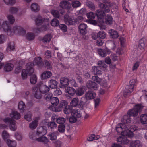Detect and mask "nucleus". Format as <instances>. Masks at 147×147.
<instances>
[{
    "label": "nucleus",
    "mask_w": 147,
    "mask_h": 147,
    "mask_svg": "<svg viewBox=\"0 0 147 147\" xmlns=\"http://www.w3.org/2000/svg\"><path fill=\"white\" fill-rule=\"evenodd\" d=\"M68 102L65 100H61L59 103L58 106L56 107L55 108V111L56 112H60L61 111L62 108H65L68 106Z\"/></svg>",
    "instance_id": "nucleus-12"
},
{
    "label": "nucleus",
    "mask_w": 147,
    "mask_h": 147,
    "mask_svg": "<svg viewBox=\"0 0 147 147\" xmlns=\"http://www.w3.org/2000/svg\"><path fill=\"white\" fill-rule=\"evenodd\" d=\"M146 40L145 38H142L139 42L138 47L140 49H144L145 46Z\"/></svg>",
    "instance_id": "nucleus-28"
},
{
    "label": "nucleus",
    "mask_w": 147,
    "mask_h": 147,
    "mask_svg": "<svg viewBox=\"0 0 147 147\" xmlns=\"http://www.w3.org/2000/svg\"><path fill=\"white\" fill-rule=\"evenodd\" d=\"M58 131L60 133H64L65 131V127L64 124H60L58 126Z\"/></svg>",
    "instance_id": "nucleus-60"
},
{
    "label": "nucleus",
    "mask_w": 147,
    "mask_h": 147,
    "mask_svg": "<svg viewBox=\"0 0 147 147\" xmlns=\"http://www.w3.org/2000/svg\"><path fill=\"white\" fill-rule=\"evenodd\" d=\"M106 36V33L103 31H100L97 34V37L98 38L104 39Z\"/></svg>",
    "instance_id": "nucleus-44"
},
{
    "label": "nucleus",
    "mask_w": 147,
    "mask_h": 147,
    "mask_svg": "<svg viewBox=\"0 0 147 147\" xmlns=\"http://www.w3.org/2000/svg\"><path fill=\"white\" fill-rule=\"evenodd\" d=\"M3 121L6 123L9 124V127L10 129L13 131H15L17 129L16 125V121L12 118L7 117L4 119Z\"/></svg>",
    "instance_id": "nucleus-7"
},
{
    "label": "nucleus",
    "mask_w": 147,
    "mask_h": 147,
    "mask_svg": "<svg viewBox=\"0 0 147 147\" xmlns=\"http://www.w3.org/2000/svg\"><path fill=\"white\" fill-rule=\"evenodd\" d=\"M92 79L93 81L95 82L98 84H100L101 82L102 81L101 78H100L98 76H92Z\"/></svg>",
    "instance_id": "nucleus-53"
},
{
    "label": "nucleus",
    "mask_w": 147,
    "mask_h": 147,
    "mask_svg": "<svg viewBox=\"0 0 147 147\" xmlns=\"http://www.w3.org/2000/svg\"><path fill=\"white\" fill-rule=\"evenodd\" d=\"M98 67H100L105 68L106 67L107 65L105 63V62L103 61H99L98 63Z\"/></svg>",
    "instance_id": "nucleus-61"
},
{
    "label": "nucleus",
    "mask_w": 147,
    "mask_h": 147,
    "mask_svg": "<svg viewBox=\"0 0 147 147\" xmlns=\"http://www.w3.org/2000/svg\"><path fill=\"white\" fill-rule=\"evenodd\" d=\"M64 20L69 25H75L76 23L75 22V19H74V21L68 15H65L64 16Z\"/></svg>",
    "instance_id": "nucleus-24"
},
{
    "label": "nucleus",
    "mask_w": 147,
    "mask_h": 147,
    "mask_svg": "<svg viewBox=\"0 0 147 147\" xmlns=\"http://www.w3.org/2000/svg\"><path fill=\"white\" fill-rule=\"evenodd\" d=\"M36 140L38 142H41L46 144L49 142V139L45 136H42L41 137L36 139Z\"/></svg>",
    "instance_id": "nucleus-29"
},
{
    "label": "nucleus",
    "mask_w": 147,
    "mask_h": 147,
    "mask_svg": "<svg viewBox=\"0 0 147 147\" xmlns=\"http://www.w3.org/2000/svg\"><path fill=\"white\" fill-rule=\"evenodd\" d=\"M143 106L141 104H138L136 105L133 108L129 110L127 112V116L131 120L130 117L133 116L135 117L138 115L139 112H140L142 110Z\"/></svg>",
    "instance_id": "nucleus-4"
},
{
    "label": "nucleus",
    "mask_w": 147,
    "mask_h": 147,
    "mask_svg": "<svg viewBox=\"0 0 147 147\" xmlns=\"http://www.w3.org/2000/svg\"><path fill=\"white\" fill-rule=\"evenodd\" d=\"M96 16V14H95L92 12H90L87 13V18L90 20L94 19L95 17Z\"/></svg>",
    "instance_id": "nucleus-59"
},
{
    "label": "nucleus",
    "mask_w": 147,
    "mask_h": 147,
    "mask_svg": "<svg viewBox=\"0 0 147 147\" xmlns=\"http://www.w3.org/2000/svg\"><path fill=\"white\" fill-rule=\"evenodd\" d=\"M91 71L95 75H101L102 73V69L98 66H93L92 69Z\"/></svg>",
    "instance_id": "nucleus-18"
},
{
    "label": "nucleus",
    "mask_w": 147,
    "mask_h": 147,
    "mask_svg": "<svg viewBox=\"0 0 147 147\" xmlns=\"http://www.w3.org/2000/svg\"><path fill=\"white\" fill-rule=\"evenodd\" d=\"M79 99L78 97L74 98L71 101L70 105L72 107H76L78 106Z\"/></svg>",
    "instance_id": "nucleus-31"
},
{
    "label": "nucleus",
    "mask_w": 147,
    "mask_h": 147,
    "mask_svg": "<svg viewBox=\"0 0 147 147\" xmlns=\"http://www.w3.org/2000/svg\"><path fill=\"white\" fill-rule=\"evenodd\" d=\"M71 114L75 117H76V118H80L81 116L80 111H78V110L76 109H74L72 111Z\"/></svg>",
    "instance_id": "nucleus-40"
},
{
    "label": "nucleus",
    "mask_w": 147,
    "mask_h": 147,
    "mask_svg": "<svg viewBox=\"0 0 147 147\" xmlns=\"http://www.w3.org/2000/svg\"><path fill=\"white\" fill-rule=\"evenodd\" d=\"M141 123L143 124L147 123V115L146 114L142 115L140 117Z\"/></svg>",
    "instance_id": "nucleus-43"
},
{
    "label": "nucleus",
    "mask_w": 147,
    "mask_h": 147,
    "mask_svg": "<svg viewBox=\"0 0 147 147\" xmlns=\"http://www.w3.org/2000/svg\"><path fill=\"white\" fill-rule=\"evenodd\" d=\"M35 21L36 24L37 25H40L43 22L42 18L40 16H38L36 18Z\"/></svg>",
    "instance_id": "nucleus-48"
},
{
    "label": "nucleus",
    "mask_w": 147,
    "mask_h": 147,
    "mask_svg": "<svg viewBox=\"0 0 147 147\" xmlns=\"http://www.w3.org/2000/svg\"><path fill=\"white\" fill-rule=\"evenodd\" d=\"M2 137L4 140L5 141L9 138V135L8 133L6 131L4 130L2 134Z\"/></svg>",
    "instance_id": "nucleus-55"
},
{
    "label": "nucleus",
    "mask_w": 147,
    "mask_h": 147,
    "mask_svg": "<svg viewBox=\"0 0 147 147\" xmlns=\"http://www.w3.org/2000/svg\"><path fill=\"white\" fill-rule=\"evenodd\" d=\"M69 80L67 78H61L60 80V87L64 88L67 87L69 84Z\"/></svg>",
    "instance_id": "nucleus-16"
},
{
    "label": "nucleus",
    "mask_w": 147,
    "mask_h": 147,
    "mask_svg": "<svg viewBox=\"0 0 147 147\" xmlns=\"http://www.w3.org/2000/svg\"><path fill=\"white\" fill-rule=\"evenodd\" d=\"M47 133L46 127L45 126L39 127L37 129L36 135L38 136H42Z\"/></svg>",
    "instance_id": "nucleus-15"
},
{
    "label": "nucleus",
    "mask_w": 147,
    "mask_h": 147,
    "mask_svg": "<svg viewBox=\"0 0 147 147\" xmlns=\"http://www.w3.org/2000/svg\"><path fill=\"white\" fill-rule=\"evenodd\" d=\"M97 52L99 55L102 57H105L107 55H109L111 51L110 50L106 47L104 49H98Z\"/></svg>",
    "instance_id": "nucleus-9"
},
{
    "label": "nucleus",
    "mask_w": 147,
    "mask_h": 147,
    "mask_svg": "<svg viewBox=\"0 0 147 147\" xmlns=\"http://www.w3.org/2000/svg\"><path fill=\"white\" fill-rule=\"evenodd\" d=\"M52 94L51 93H48L45 96V98L47 101L50 100L52 98Z\"/></svg>",
    "instance_id": "nucleus-64"
},
{
    "label": "nucleus",
    "mask_w": 147,
    "mask_h": 147,
    "mask_svg": "<svg viewBox=\"0 0 147 147\" xmlns=\"http://www.w3.org/2000/svg\"><path fill=\"white\" fill-rule=\"evenodd\" d=\"M10 117L16 119H19L20 117V113L16 111H13L12 113L10 115Z\"/></svg>",
    "instance_id": "nucleus-32"
},
{
    "label": "nucleus",
    "mask_w": 147,
    "mask_h": 147,
    "mask_svg": "<svg viewBox=\"0 0 147 147\" xmlns=\"http://www.w3.org/2000/svg\"><path fill=\"white\" fill-rule=\"evenodd\" d=\"M50 101L53 106H56L59 103V101L57 97H53L51 98Z\"/></svg>",
    "instance_id": "nucleus-41"
},
{
    "label": "nucleus",
    "mask_w": 147,
    "mask_h": 147,
    "mask_svg": "<svg viewBox=\"0 0 147 147\" xmlns=\"http://www.w3.org/2000/svg\"><path fill=\"white\" fill-rule=\"evenodd\" d=\"M26 69H23L21 72V76L22 80H25L27 78L28 74L31 75L34 72V69L33 68V64L31 62L27 63L26 65Z\"/></svg>",
    "instance_id": "nucleus-3"
},
{
    "label": "nucleus",
    "mask_w": 147,
    "mask_h": 147,
    "mask_svg": "<svg viewBox=\"0 0 147 147\" xmlns=\"http://www.w3.org/2000/svg\"><path fill=\"white\" fill-rule=\"evenodd\" d=\"M105 22L106 24L108 25L112 24L113 18L112 16L109 15H107L105 18Z\"/></svg>",
    "instance_id": "nucleus-37"
},
{
    "label": "nucleus",
    "mask_w": 147,
    "mask_h": 147,
    "mask_svg": "<svg viewBox=\"0 0 147 147\" xmlns=\"http://www.w3.org/2000/svg\"><path fill=\"white\" fill-rule=\"evenodd\" d=\"M79 33L81 35H85L87 33V25L84 23L81 24L78 26Z\"/></svg>",
    "instance_id": "nucleus-14"
},
{
    "label": "nucleus",
    "mask_w": 147,
    "mask_h": 147,
    "mask_svg": "<svg viewBox=\"0 0 147 147\" xmlns=\"http://www.w3.org/2000/svg\"><path fill=\"white\" fill-rule=\"evenodd\" d=\"M51 25L53 26H58L59 24V22L57 18H54L51 21Z\"/></svg>",
    "instance_id": "nucleus-57"
},
{
    "label": "nucleus",
    "mask_w": 147,
    "mask_h": 147,
    "mask_svg": "<svg viewBox=\"0 0 147 147\" xmlns=\"http://www.w3.org/2000/svg\"><path fill=\"white\" fill-rule=\"evenodd\" d=\"M44 62L45 64L46 67L48 69L51 70L52 69V63L47 60H45Z\"/></svg>",
    "instance_id": "nucleus-49"
},
{
    "label": "nucleus",
    "mask_w": 147,
    "mask_h": 147,
    "mask_svg": "<svg viewBox=\"0 0 147 147\" xmlns=\"http://www.w3.org/2000/svg\"><path fill=\"white\" fill-rule=\"evenodd\" d=\"M102 1L105 4L100 3L98 4L99 7L105 12H109L110 11L109 7L112 6V3L111 2L110 0H102Z\"/></svg>",
    "instance_id": "nucleus-6"
},
{
    "label": "nucleus",
    "mask_w": 147,
    "mask_h": 147,
    "mask_svg": "<svg viewBox=\"0 0 147 147\" xmlns=\"http://www.w3.org/2000/svg\"><path fill=\"white\" fill-rule=\"evenodd\" d=\"M81 3L78 1H74L72 3V5L74 7H77L81 5Z\"/></svg>",
    "instance_id": "nucleus-62"
},
{
    "label": "nucleus",
    "mask_w": 147,
    "mask_h": 147,
    "mask_svg": "<svg viewBox=\"0 0 147 147\" xmlns=\"http://www.w3.org/2000/svg\"><path fill=\"white\" fill-rule=\"evenodd\" d=\"M86 87L83 86H80L76 90V94L77 96H80L84 94L86 91Z\"/></svg>",
    "instance_id": "nucleus-19"
},
{
    "label": "nucleus",
    "mask_w": 147,
    "mask_h": 147,
    "mask_svg": "<svg viewBox=\"0 0 147 147\" xmlns=\"http://www.w3.org/2000/svg\"><path fill=\"white\" fill-rule=\"evenodd\" d=\"M52 75V73L51 72L49 71H46L44 72L41 75L42 78H49Z\"/></svg>",
    "instance_id": "nucleus-42"
},
{
    "label": "nucleus",
    "mask_w": 147,
    "mask_h": 147,
    "mask_svg": "<svg viewBox=\"0 0 147 147\" xmlns=\"http://www.w3.org/2000/svg\"><path fill=\"white\" fill-rule=\"evenodd\" d=\"M86 5L92 11H94L96 9V6L94 3L88 0L86 1Z\"/></svg>",
    "instance_id": "nucleus-27"
},
{
    "label": "nucleus",
    "mask_w": 147,
    "mask_h": 147,
    "mask_svg": "<svg viewBox=\"0 0 147 147\" xmlns=\"http://www.w3.org/2000/svg\"><path fill=\"white\" fill-rule=\"evenodd\" d=\"M66 92L68 93L69 94L73 95L76 94V90L72 87H68L65 90Z\"/></svg>",
    "instance_id": "nucleus-38"
},
{
    "label": "nucleus",
    "mask_w": 147,
    "mask_h": 147,
    "mask_svg": "<svg viewBox=\"0 0 147 147\" xmlns=\"http://www.w3.org/2000/svg\"><path fill=\"white\" fill-rule=\"evenodd\" d=\"M26 105L22 101L19 102L18 105V108L19 109L23 111Z\"/></svg>",
    "instance_id": "nucleus-58"
},
{
    "label": "nucleus",
    "mask_w": 147,
    "mask_h": 147,
    "mask_svg": "<svg viewBox=\"0 0 147 147\" xmlns=\"http://www.w3.org/2000/svg\"><path fill=\"white\" fill-rule=\"evenodd\" d=\"M31 8L32 11L35 12H38L40 9L39 6L36 3L32 4L31 6Z\"/></svg>",
    "instance_id": "nucleus-36"
},
{
    "label": "nucleus",
    "mask_w": 147,
    "mask_h": 147,
    "mask_svg": "<svg viewBox=\"0 0 147 147\" xmlns=\"http://www.w3.org/2000/svg\"><path fill=\"white\" fill-rule=\"evenodd\" d=\"M32 113L30 112L29 111L25 115L24 118L27 121H30L32 120Z\"/></svg>",
    "instance_id": "nucleus-51"
},
{
    "label": "nucleus",
    "mask_w": 147,
    "mask_h": 147,
    "mask_svg": "<svg viewBox=\"0 0 147 147\" xmlns=\"http://www.w3.org/2000/svg\"><path fill=\"white\" fill-rule=\"evenodd\" d=\"M52 36L50 34H47L42 39V42L44 43L49 42L51 40Z\"/></svg>",
    "instance_id": "nucleus-35"
},
{
    "label": "nucleus",
    "mask_w": 147,
    "mask_h": 147,
    "mask_svg": "<svg viewBox=\"0 0 147 147\" xmlns=\"http://www.w3.org/2000/svg\"><path fill=\"white\" fill-rule=\"evenodd\" d=\"M47 126L48 128L53 129L54 128H56L57 126V125L55 122L51 121L48 123Z\"/></svg>",
    "instance_id": "nucleus-46"
},
{
    "label": "nucleus",
    "mask_w": 147,
    "mask_h": 147,
    "mask_svg": "<svg viewBox=\"0 0 147 147\" xmlns=\"http://www.w3.org/2000/svg\"><path fill=\"white\" fill-rule=\"evenodd\" d=\"M124 136H120L117 138V141L119 144H127L129 142L126 137Z\"/></svg>",
    "instance_id": "nucleus-20"
},
{
    "label": "nucleus",
    "mask_w": 147,
    "mask_h": 147,
    "mask_svg": "<svg viewBox=\"0 0 147 147\" xmlns=\"http://www.w3.org/2000/svg\"><path fill=\"white\" fill-rule=\"evenodd\" d=\"M109 33L110 37L113 38H117L119 36L117 32L114 30H109Z\"/></svg>",
    "instance_id": "nucleus-26"
},
{
    "label": "nucleus",
    "mask_w": 147,
    "mask_h": 147,
    "mask_svg": "<svg viewBox=\"0 0 147 147\" xmlns=\"http://www.w3.org/2000/svg\"><path fill=\"white\" fill-rule=\"evenodd\" d=\"M87 88L92 90H97L98 88V85L95 82H93L91 80L88 81L86 84Z\"/></svg>",
    "instance_id": "nucleus-13"
},
{
    "label": "nucleus",
    "mask_w": 147,
    "mask_h": 147,
    "mask_svg": "<svg viewBox=\"0 0 147 147\" xmlns=\"http://www.w3.org/2000/svg\"><path fill=\"white\" fill-rule=\"evenodd\" d=\"M85 96L87 99H92L96 97V94L93 91H89L86 93Z\"/></svg>",
    "instance_id": "nucleus-23"
},
{
    "label": "nucleus",
    "mask_w": 147,
    "mask_h": 147,
    "mask_svg": "<svg viewBox=\"0 0 147 147\" xmlns=\"http://www.w3.org/2000/svg\"><path fill=\"white\" fill-rule=\"evenodd\" d=\"M65 119L62 117H61L57 118V122L60 124H63L65 122Z\"/></svg>",
    "instance_id": "nucleus-50"
},
{
    "label": "nucleus",
    "mask_w": 147,
    "mask_h": 147,
    "mask_svg": "<svg viewBox=\"0 0 147 147\" xmlns=\"http://www.w3.org/2000/svg\"><path fill=\"white\" fill-rule=\"evenodd\" d=\"M129 82L130 85L126 86L123 92V96L125 97L129 96L133 92L136 80L135 79L132 80L130 81Z\"/></svg>",
    "instance_id": "nucleus-5"
},
{
    "label": "nucleus",
    "mask_w": 147,
    "mask_h": 147,
    "mask_svg": "<svg viewBox=\"0 0 147 147\" xmlns=\"http://www.w3.org/2000/svg\"><path fill=\"white\" fill-rule=\"evenodd\" d=\"M8 23L7 21L4 22L1 26L4 31L6 32L8 35H13L15 33L22 35L25 34L26 31L22 28L16 26L11 29L7 24Z\"/></svg>",
    "instance_id": "nucleus-2"
},
{
    "label": "nucleus",
    "mask_w": 147,
    "mask_h": 147,
    "mask_svg": "<svg viewBox=\"0 0 147 147\" xmlns=\"http://www.w3.org/2000/svg\"><path fill=\"white\" fill-rule=\"evenodd\" d=\"M130 146L131 147H142L141 144L139 140H135L131 141L130 143Z\"/></svg>",
    "instance_id": "nucleus-34"
},
{
    "label": "nucleus",
    "mask_w": 147,
    "mask_h": 147,
    "mask_svg": "<svg viewBox=\"0 0 147 147\" xmlns=\"http://www.w3.org/2000/svg\"><path fill=\"white\" fill-rule=\"evenodd\" d=\"M49 25L48 24L43 25L40 28L38 29V30L39 32L46 31L49 28Z\"/></svg>",
    "instance_id": "nucleus-54"
},
{
    "label": "nucleus",
    "mask_w": 147,
    "mask_h": 147,
    "mask_svg": "<svg viewBox=\"0 0 147 147\" xmlns=\"http://www.w3.org/2000/svg\"><path fill=\"white\" fill-rule=\"evenodd\" d=\"M48 136L50 137V140H55L57 139V134L55 132L50 133L48 135Z\"/></svg>",
    "instance_id": "nucleus-56"
},
{
    "label": "nucleus",
    "mask_w": 147,
    "mask_h": 147,
    "mask_svg": "<svg viewBox=\"0 0 147 147\" xmlns=\"http://www.w3.org/2000/svg\"><path fill=\"white\" fill-rule=\"evenodd\" d=\"M26 38L27 40H31L34 39L35 35L33 33H28L27 34Z\"/></svg>",
    "instance_id": "nucleus-52"
},
{
    "label": "nucleus",
    "mask_w": 147,
    "mask_h": 147,
    "mask_svg": "<svg viewBox=\"0 0 147 147\" xmlns=\"http://www.w3.org/2000/svg\"><path fill=\"white\" fill-rule=\"evenodd\" d=\"M13 64L7 63L5 65L4 70L6 72L11 71L13 70Z\"/></svg>",
    "instance_id": "nucleus-25"
},
{
    "label": "nucleus",
    "mask_w": 147,
    "mask_h": 147,
    "mask_svg": "<svg viewBox=\"0 0 147 147\" xmlns=\"http://www.w3.org/2000/svg\"><path fill=\"white\" fill-rule=\"evenodd\" d=\"M36 86L38 88L43 94L48 92L50 90L49 87L46 85L43 84L42 82H40L36 84Z\"/></svg>",
    "instance_id": "nucleus-10"
},
{
    "label": "nucleus",
    "mask_w": 147,
    "mask_h": 147,
    "mask_svg": "<svg viewBox=\"0 0 147 147\" xmlns=\"http://www.w3.org/2000/svg\"><path fill=\"white\" fill-rule=\"evenodd\" d=\"M105 11L102 9L101 10L98 9L96 11V15L98 20L100 22L103 23L102 20L103 19L104 16L105 15Z\"/></svg>",
    "instance_id": "nucleus-11"
},
{
    "label": "nucleus",
    "mask_w": 147,
    "mask_h": 147,
    "mask_svg": "<svg viewBox=\"0 0 147 147\" xmlns=\"http://www.w3.org/2000/svg\"><path fill=\"white\" fill-rule=\"evenodd\" d=\"M87 100L86 97H84L81 98L78 103V107L81 109H82L86 105Z\"/></svg>",
    "instance_id": "nucleus-22"
},
{
    "label": "nucleus",
    "mask_w": 147,
    "mask_h": 147,
    "mask_svg": "<svg viewBox=\"0 0 147 147\" xmlns=\"http://www.w3.org/2000/svg\"><path fill=\"white\" fill-rule=\"evenodd\" d=\"M131 120L127 115H124L123 117V123L118 124L116 127V129L121 128H123V133L124 135L128 136L129 137L131 138L133 136V132L136 130L138 127H134L135 126H131L130 123Z\"/></svg>",
    "instance_id": "nucleus-1"
},
{
    "label": "nucleus",
    "mask_w": 147,
    "mask_h": 147,
    "mask_svg": "<svg viewBox=\"0 0 147 147\" xmlns=\"http://www.w3.org/2000/svg\"><path fill=\"white\" fill-rule=\"evenodd\" d=\"M8 19L10 24H13L15 21V19L13 16L11 15H9L7 16Z\"/></svg>",
    "instance_id": "nucleus-63"
},
{
    "label": "nucleus",
    "mask_w": 147,
    "mask_h": 147,
    "mask_svg": "<svg viewBox=\"0 0 147 147\" xmlns=\"http://www.w3.org/2000/svg\"><path fill=\"white\" fill-rule=\"evenodd\" d=\"M51 13L54 17L59 18L60 16L59 13H60L61 14H63L64 12V11L62 10V11L59 12L57 10H53L51 11Z\"/></svg>",
    "instance_id": "nucleus-33"
},
{
    "label": "nucleus",
    "mask_w": 147,
    "mask_h": 147,
    "mask_svg": "<svg viewBox=\"0 0 147 147\" xmlns=\"http://www.w3.org/2000/svg\"><path fill=\"white\" fill-rule=\"evenodd\" d=\"M32 90L33 92L34 97L35 98L38 99H40L42 98L43 94L36 86L32 87Z\"/></svg>",
    "instance_id": "nucleus-8"
},
{
    "label": "nucleus",
    "mask_w": 147,
    "mask_h": 147,
    "mask_svg": "<svg viewBox=\"0 0 147 147\" xmlns=\"http://www.w3.org/2000/svg\"><path fill=\"white\" fill-rule=\"evenodd\" d=\"M50 84L49 85V86L52 89L56 88L57 87L58 82L54 80H50Z\"/></svg>",
    "instance_id": "nucleus-39"
},
{
    "label": "nucleus",
    "mask_w": 147,
    "mask_h": 147,
    "mask_svg": "<svg viewBox=\"0 0 147 147\" xmlns=\"http://www.w3.org/2000/svg\"><path fill=\"white\" fill-rule=\"evenodd\" d=\"M60 6L63 9H69L71 7V5L68 1H63L60 3Z\"/></svg>",
    "instance_id": "nucleus-21"
},
{
    "label": "nucleus",
    "mask_w": 147,
    "mask_h": 147,
    "mask_svg": "<svg viewBox=\"0 0 147 147\" xmlns=\"http://www.w3.org/2000/svg\"><path fill=\"white\" fill-rule=\"evenodd\" d=\"M33 64V65H36L39 67H42L44 65V64L42 62V59L40 57H36L34 59Z\"/></svg>",
    "instance_id": "nucleus-17"
},
{
    "label": "nucleus",
    "mask_w": 147,
    "mask_h": 147,
    "mask_svg": "<svg viewBox=\"0 0 147 147\" xmlns=\"http://www.w3.org/2000/svg\"><path fill=\"white\" fill-rule=\"evenodd\" d=\"M6 142L8 147H16L17 145L16 142L13 140L7 139Z\"/></svg>",
    "instance_id": "nucleus-30"
},
{
    "label": "nucleus",
    "mask_w": 147,
    "mask_h": 147,
    "mask_svg": "<svg viewBox=\"0 0 147 147\" xmlns=\"http://www.w3.org/2000/svg\"><path fill=\"white\" fill-rule=\"evenodd\" d=\"M37 81V77L35 75H32L30 78V81L31 84H36Z\"/></svg>",
    "instance_id": "nucleus-47"
},
{
    "label": "nucleus",
    "mask_w": 147,
    "mask_h": 147,
    "mask_svg": "<svg viewBox=\"0 0 147 147\" xmlns=\"http://www.w3.org/2000/svg\"><path fill=\"white\" fill-rule=\"evenodd\" d=\"M38 124V121L36 120H35L29 124V127L30 128L34 129L36 128Z\"/></svg>",
    "instance_id": "nucleus-45"
}]
</instances>
